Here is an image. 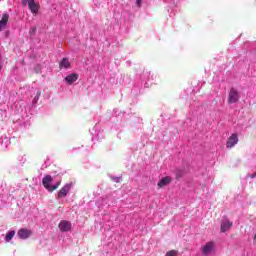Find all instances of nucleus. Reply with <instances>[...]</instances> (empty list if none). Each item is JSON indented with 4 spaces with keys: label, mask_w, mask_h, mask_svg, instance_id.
I'll return each mask as SVG.
<instances>
[{
    "label": "nucleus",
    "mask_w": 256,
    "mask_h": 256,
    "mask_svg": "<svg viewBox=\"0 0 256 256\" xmlns=\"http://www.w3.org/2000/svg\"><path fill=\"white\" fill-rule=\"evenodd\" d=\"M28 7H29L31 13H33V14H37L39 12V4H37L35 2L30 4Z\"/></svg>",
    "instance_id": "ddd939ff"
},
{
    "label": "nucleus",
    "mask_w": 256,
    "mask_h": 256,
    "mask_svg": "<svg viewBox=\"0 0 256 256\" xmlns=\"http://www.w3.org/2000/svg\"><path fill=\"white\" fill-rule=\"evenodd\" d=\"M39 95H41V92H38V93H37V97H39Z\"/></svg>",
    "instance_id": "aec40b11"
},
{
    "label": "nucleus",
    "mask_w": 256,
    "mask_h": 256,
    "mask_svg": "<svg viewBox=\"0 0 256 256\" xmlns=\"http://www.w3.org/2000/svg\"><path fill=\"white\" fill-rule=\"evenodd\" d=\"M32 234L33 232L31 230L25 228H21L17 232L19 239H29V237H31Z\"/></svg>",
    "instance_id": "39448f33"
},
{
    "label": "nucleus",
    "mask_w": 256,
    "mask_h": 256,
    "mask_svg": "<svg viewBox=\"0 0 256 256\" xmlns=\"http://www.w3.org/2000/svg\"><path fill=\"white\" fill-rule=\"evenodd\" d=\"M13 237H15V230H12L6 234L5 241H7V243H9V241H11V239H13Z\"/></svg>",
    "instance_id": "4468645a"
},
{
    "label": "nucleus",
    "mask_w": 256,
    "mask_h": 256,
    "mask_svg": "<svg viewBox=\"0 0 256 256\" xmlns=\"http://www.w3.org/2000/svg\"><path fill=\"white\" fill-rule=\"evenodd\" d=\"M71 191V184H66L62 187L58 192V198L63 199V197H67V194Z\"/></svg>",
    "instance_id": "423d86ee"
},
{
    "label": "nucleus",
    "mask_w": 256,
    "mask_h": 256,
    "mask_svg": "<svg viewBox=\"0 0 256 256\" xmlns=\"http://www.w3.org/2000/svg\"><path fill=\"white\" fill-rule=\"evenodd\" d=\"M52 182H53V177H51V175H46L42 179V185L47 191H49V193H53V191H57V189H59V186L61 185V180L58 181L55 185H51Z\"/></svg>",
    "instance_id": "f257e3e1"
},
{
    "label": "nucleus",
    "mask_w": 256,
    "mask_h": 256,
    "mask_svg": "<svg viewBox=\"0 0 256 256\" xmlns=\"http://www.w3.org/2000/svg\"><path fill=\"white\" fill-rule=\"evenodd\" d=\"M165 256H177V251L176 250L168 251Z\"/></svg>",
    "instance_id": "dca6fc26"
},
{
    "label": "nucleus",
    "mask_w": 256,
    "mask_h": 256,
    "mask_svg": "<svg viewBox=\"0 0 256 256\" xmlns=\"http://www.w3.org/2000/svg\"><path fill=\"white\" fill-rule=\"evenodd\" d=\"M171 181H173V179L169 176L163 177L159 182H158V187L160 189H162V187H167V185H169V183H171Z\"/></svg>",
    "instance_id": "1a4fd4ad"
},
{
    "label": "nucleus",
    "mask_w": 256,
    "mask_h": 256,
    "mask_svg": "<svg viewBox=\"0 0 256 256\" xmlns=\"http://www.w3.org/2000/svg\"><path fill=\"white\" fill-rule=\"evenodd\" d=\"M37 32V28L36 27H32L29 31L30 35H35V33Z\"/></svg>",
    "instance_id": "a211bd4d"
},
{
    "label": "nucleus",
    "mask_w": 256,
    "mask_h": 256,
    "mask_svg": "<svg viewBox=\"0 0 256 256\" xmlns=\"http://www.w3.org/2000/svg\"><path fill=\"white\" fill-rule=\"evenodd\" d=\"M34 71H35V73H41V65H36L34 67Z\"/></svg>",
    "instance_id": "f3484780"
},
{
    "label": "nucleus",
    "mask_w": 256,
    "mask_h": 256,
    "mask_svg": "<svg viewBox=\"0 0 256 256\" xmlns=\"http://www.w3.org/2000/svg\"><path fill=\"white\" fill-rule=\"evenodd\" d=\"M215 251V242H207L206 245L202 248V253L204 256L211 255Z\"/></svg>",
    "instance_id": "7ed1b4c3"
},
{
    "label": "nucleus",
    "mask_w": 256,
    "mask_h": 256,
    "mask_svg": "<svg viewBox=\"0 0 256 256\" xmlns=\"http://www.w3.org/2000/svg\"><path fill=\"white\" fill-rule=\"evenodd\" d=\"M22 3L24 5H28L29 7V5H32L33 3H35V0H23Z\"/></svg>",
    "instance_id": "2eb2a0df"
},
{
    "label": "nucleus",
    "mask_w": 256,
    "mask_h": 256,
    "mask_svg": "<svg viewBox=\"0 0 256 256\" xmlns=\"http://www.w3.org/2000/svg\"><path fill=\"white\" fill-rule=\"evenodd\" d=\"M59 65L61 69H69L71 67V63L67 58H63Z\"/></svg>",
    "instance_id": "f8f14e48"
},
{
    "label": "nucleus",
    "mask_w": 256,
    "mask_h": 256,
    "mask_svg": "<svg viewBox=\"0 0 256 256\" xmlns=\"http://www.w3.org/2000/svg\"><path fill=\"white\" fill-rule=\"evenodd\" d=\"M231 227H233V222L229 221V219H225L222 221L220 229L222 233H225V231H229Z\"/></svg>",
    "instance_id": "0eeeda50"
},
{
    "label": "nucleus",
    "mask_w": 256,
    "mask_h": 256,
    "mask_svg": "<svg viewBox=\"0 0 256 256\" xmlns=\"http://www.w3.org/2000/svg\"><path fill=\"white\" fill-rule=\"evenodd\" d=\"M142 5H143V0H136V6L138 8H141Z\"/></svg>",
    "instance_id": "6ab92c4d"
},
{
    "label": "nucleus",
    "mask_w": 256,
    "mask_h": 256,
    "mask_svg": "<svg viewBox=\"0 0 256 256\" xmlns=\"http://www.w3.org/2000/svg\"><path fill=\"white\" fill-rule=\"evenodd\" d=\"M77 79H79V74L73 73V74L66 76L65 81L68 82L69 85H73V83H75V81H77Z\"/></svg>",
    "instance_id": "9d476101"
},
{
    "label": "nucleus",
    "mask_w": 256,
    "mask_h": 256,
    "mask_svg": "<svg viewBox=\"0 0 256 256\" xmlns=\"http://www.w3.org/2000/svg\"><path fill=\"white\" fill-rule=\"evenodd\" d=\"M239 91H237V89L235 88H231L230 92L228 94V103L229 105L233 104V103H237V101H239Z\"/></svg>",
    "instance_id": "f03ea898"
},
{
    "label": "nucleus",
    "mask_w": 256,
    "mask_h": 256,
    "mask_svg": "<svg viewBox=\"0 0 256 256\" xmlns=\"http://www.w3.org/2000/svg\"><path fill=\"white\" fill-rule=\"evenodd\" d=\"M60 231L67 232L71 230V222L64 220L59 224Z\"/></svg>",
    "instance_id": "6e6552de"
},
{
    "label": "nucleus",
    "mask_w": 256,
    "mask_h": 256,
    "mask_svg": "<svg viewBox=\"0 0 256 256\" xmlns=\"http://www.w3.org/2000/svg\"><path fill=\"white\" fill-rule=\"evenodd\" d=\"M237 143H239V137L237 136V134H232L226 142V147L227 149H233V147L237 145Z\"/></svg>",
    "instance_id": "20e7f679"
},
{
    "label": "nucleus",
    "mask_w": 256,
    "mask_h": 256,
    "mask_svg": "<svg viewBox=\"0 0 256 256\" xmlns=\"http://www.w3.org/2000/svg\"><path fill=\"white\" fill-rule=\"evenodd\" d=\"M9 22V14H3L0 20V31H3L5 27H7V23Z\"/></svg>",
    "instance_id": "9b49d317"
}]
</instances>
